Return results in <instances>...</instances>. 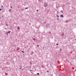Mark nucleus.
Listing matches in <instances>:
<instances>
[{
  "label": "nucleus",
  "mask_w": 76,
  "mask_h": 76,
  "mask_svg": "<svg viewBox=\"0 0 76 76\" xmlns=\"http://www.w3.org/2000/svg\"><path fill=\"white\" fill-rule=\"evenodd\" d=\"M47 3H46L45 2L44 4V6H45V7H47Z\"/></svg>",
  "instance_id": "f257e3e1"
},
{
  "label": "nucleus",
  "mask_w": 76,
  "mask_h": 76,
  "mask_svg": "<svg viewBox=\"0 0 76 76\" xmlns=\"http://www.w3.org/2000/svg\"><path fill=\"white\" fill-rule=\"evenodd\" d=\"M22 66H20L19 67V69H20V70H21V69H22Z\"/></svg>",
  "instance_id": "f03ea898"
},
{
  "label": "nucleus",
  "mask_w": 76,
  "mask_h": 76,
  "mask_svg": "<svg viewBox=\"0 0 76 76\" xmlns=\"http://www.w3.org/2000/svg\"><path fill=\"white\" fill-rule=\"evenodd\" d=\"M5 75L6 76H7L8 75V73H7V72H5Z\"/></svg>",
  "instance_id": "7ed1b4c3"
},
{
  "label": "nucleus",
  "mask_w": 76,
  "mask_h": 76,
  "mask_svg": "<svg viewBox=\"0 0 76 76\" xmlns=\"http://www.w3.org/2000/svg\"><path fill=\"white\" fill-rule=\"evenodd\" d=\"M30 71H31L30 72L31 73H32V72H33V70H30Z\"/></svg>",
  "instance_id": "20e7f679"
},
{
  "label": "nucleus",
  "mask_w": 76,
  "mask_h": 76,
  "mask_svg": "<svg viewBox=\"0 0 76 76\" xmlns=\"http://www.w3.org/2000/svg\"><path fill=\"white\" fill-rule=\"evenodd\" d=\"M18 30H19V29H20V27H19L18 26Z\"/></svg>",
  "instance_id": "39448f33"
},
{
  "label": "nucleus",
  "mask_w": 76,
  "mask_h": 76,
  "mask_svg": "<svg viewBox=\"0 0 76 76\" xmlns=\"http://www.w3.org/2000/svg\"><path fill=\"white\" fill-rule=\"evenodd\" d=\"M6 64H7V65L9 66V62H7Z\"/></svg>",
  "instance_id": "423d86ee"
},
{
  "label": "nucleus",
  "mask_w": 76,
  "mask_h": 76,
  "mask_svg": "<svg viewBox=\"0 0 76 76\" xmlns=\"http://www.w3.org/2000/svg\"><path fill=\"white\" fill-rule=\"evenodd\" d=\"M10 32H11V31H8L7 32V33H9V34L10 33Z\"/></svg>",
  "instance_id": "0eeeda50"
},
{
  "label": "nucleus",
  "mask_w": 76,
  "mask_h": 76,
  "mask_svg": "<svg viewBox=\"0 0 76 76\" xmlns=\"http://www.w3.org/2000/svg\"><path fill=\"white\" fill-rule=\"evenodd\" d=\"M33 40H34V41H36V39L34 38L33 39Z\"/></svg>",
  "instance_id": "6e6552de"
},
{
  "label": "nucleus",
  "mask_w": 76,
  "mask_h": 76,
  "mask_svg": "<svg viewBox=\"0 0 76 76\" xmlns=\"http://www.w3.org/2000/svg\"><path fill=\"white\" fill-rule=\"evenodd\" d=\"M61 17H62V18H64V17L63 16V15H61Z\"/></svg>",
  "instance_id": "1a4fd4ad"
},
{
  "label": "nucleus",
  "mask_w": 76,
  "mask_h": 76,
  "mask_svg": "<svg viewBox=\"0 0 76 76\" xmlns=\"http://www.w3.org/2000/svg\"><path fill=\"white\" fill-rule=\"evenodd\" d=\"M19 49H20L19 48H17V50H19Z\"/></svg>",
  "instance_id": "9d476101"
},
{
  "label": "nucleus",
  "mask_w": 76,
  "mask_h": 76,
  "mask_svg": "<svg viewBox=\"0 0 76 76\" xmlns=\"http://www.w3.org/2000/svg\"><path fill=\"white\" fill-rule=\"evenodd\" d=\"M6 26H9V24H6Z\"/></svg>",
  "instance_id": "9b49d317"
},
{
  "label": "nucleus",
  "mask_w": 76,
  "mask_h": 76,
  "mask_svg": "<svg viewBox=\"0 0 76 76\" xmlns=\"http://www.w3.org/2000/svg\"><path fill=\"white\" fill-rule=\"evenodd\" d=\"M37 75H39V73H37Z\"/></svg>",
  "instance_id": "f8f14e48"
},
{
  "label": "nucleus",
  "mask_w": 76,
  "mask_h": 76,
  "mask_svg": "<svg viewBox=\"0 0 76 76\" xmlns=\"http://www.w3.org/2000/svg\"><path fill=\"white\" fill-rule=\"evenodd\" d=\"M28 7H25V9H28Z\"/></svg>",
  "instance_id": "ddd939ff"
},
{
  "label": "nucleus",
  "mask_w": 76,
  "mask_h": 76,
  "mask_svg": "<svg viewBox=\"0 0 76 76\" xmlns=\"http://www.w3.org/2000/svg\"><path fill=\"white\" fill-rule=\"evenodd\" d=\"M64 34H61V35H62V36H64Z\"/></svg>",
  "instance_id": "4468645a"
},
{
  "label": "nucleus",
  "mask_w": 76,
  "mask_h": 76,
  "mask_svg": "<svg viewBox=\"0 0 76 76\" xmlns=\"http://www.w3.org/2000/svg\"><path fill=\"white\" fill-rule=\"evenodd\" d=\"M56 15L57 17H58V18H59V16H58V15Z\"/></svg>",
  "instance_id": "2eb2a0df"
},
{
  "label": "nucleus",
  "mask_w": 76,
  "mask_h": 76,
  "mask_svg": "<svg viewBox=\"0 0 76 76\" xmlns=\"http://www.w3.org/2000/svg\"><path fill=\"white\" fill-rule=\"evenodd\" d=\"M22 53H25V52H24V51H23V50L22 51Z\"/></svg>",
  "instance_id": "dca6fc26"
},
{
  "label": "nucleus",
  "mask_w": 76,
  "mask_h": 76,
  "mask_svg": "<svg viewBox=\"0 0 76 76\" xmlns=\"http://www.w3.org/2000/svg\"><path fill=\"white\" fill-rule=\"evenodd\" d=\"M3 7V6L2 5H1V7Z\"/></svg>",
  "instance_id": "f3484780"
},
{
  "label": "nucleus",
  "mask_w": 76,
  "mask_h": 76,
  "mask_svg": "<svg viewBox=\"0 0 76 76\" xmlns=\"http://www.w3.org/2000/svg\"><path fill=\"white\" fill-rule=\"evenodd\" d=\"M32 64V62H30V64Z\"/></svg>",
  "instance_id": "a211bd4d"
},
{
  "label": "nucleus",
  "mask_w": 76,
  "mask_h": 76,
  "mask_svg": "<svg viewBox=\"0 0 76 76\" xmlns=\"http://www.w3.org/2000/svg\"><path fill=\"white\" fill-rule=\"evenodd\" d=\"M49 34H51V31H49Z\"/></svg>",
  "instance_id": "6ab92c4d"
},
{
  "label": "nucleus",
  "mask_w": 76,
  "mask_h": 76,
  "mask_svg": "<svg viewBox=\"0 0 76 76\" xmlns=\"http://www.w3.org/2000/svg\"><path fill=\"white\" fill-rule=\"evenodd\" d=\"M10 11H11V10L10 9V10H9V12H10Z\"/></svg>",
  "instance_id": "aec40b11"
},
{
  "label": "nucleus",
  "mask_w": 76,
  "mask_h": 76,
  "mask_svg": "<svg viewBox=\"0 0 76 76\" xmlns=\"http://www.w3.org/2000/svg\"><path fill=\"white\" fill-rule=\"evenodd\" d=\"M47 72L48 73H49V71H47Z\"/></svg>",
  "instance_id": "412c9836"
},
{
  "label": "nucleus",
  "mask_w": 76,
  "mask_h": 76,
  "mask_svg": "<svg viewBox=\"0 0 76 76\" xmlns=\"http://www.w3.org/2000/svg\"><path fill=\"white\" fill-rule=\"evenodd\" d=\"M1 9L2 8L0 9V11H1Z\"/></svg>",
  "instance_id": "4be33fe9"
},
{
  "label": "nucleus",
  "mask_w": 76,
  "mask_h": 76,
  "mask_svg": "<svg viewBox=\"0 0 76 76\" xmlns=\"http://www.w3.org/2000/svg\"><path fill=\"white\" fill-rule=\"evenodd\" d=\"M37 47H39V45H37Z\"/></svg>",
  "instance_id": "5701e85b"
},
{
  "label": "nucleus",
  "mask_w": 76,
  "mask_h": 76,
  "mask_svg": "<svg viewBox=\"0 0 76 76\" xmlns=\"http://www.w3.org/2000/svg\"><path fill=\"white\" fill-rule=\"evenodd\" d=\"M47 25H48H48H49V24L48 23V24H47Z\"/></svg>",
  "instance_id": "b1692460"
},
{
  "label": "nucleus",
  "mask_w": 76,
  "mask_h": 76,
  "mask_svg": "<svg viewBox=\"0 0 76 76\" xmlns=\"http://www.w3.org/2000/svg\"><path fill=\"white\" fill-rule=\"evenodd\" d=\"M56 45H58V44H56Z\"/></svg>",
  "instance_id": "393cba45"
},
{
  "label": "nucleus",
  "mask_w": 76,
  "mask_h": 76,
  "mask_svg": "<svg viewBox=\"0 0 76 76\" xmlns=\"http://www.w3.org/2000/svg\"><path fill=\"white\" fill-rule=\"evenodd\" d=\"M61 12H62V13H63V11H61Z\"/></svg>",
  "instance_id": "a878e982"
},
{
  "label": "nucleus",
  "mask_w": 76,
  "mask_h": 76,
  "mask_svg": "<svg viewBox=\"0 0 76 76\" xmlns=\"http://www.w3.org/2000/svg\"><path fill=\"white\" fill-rule=\"evenodd\" d=\"M6 34H7V35H8V33L7 32V33Z\"/></svg>",
  "instance_id": "bb28decb"
},
{
  "label": "nucleus",
  "mask_w": 76,
  "mask_h": 76,
  "mask_svg": "<svg viewBox=\"0 0 76 76\" xmlns=\"http://www.w3.org/2000/svg\"><path fill=\"white\" fill-rule=\"evenodd\" d=\"M58 18H57V20H58Z\"/></svg>",
  "instance_id": "cd10ccee"
},
{
  "label": "nucleus",
  "mask_w": 76,
  "mask_h": 76,
  "mask_svg": "<svg viewBox=\"0 0 76 76\" xmlns=\"http://www.w3.org/2000/svg\"><path fill=\"white\" fill-rule=\"evenodd\" d=\"M37 12H38V10H37Z\"/></svg>",
  "instance_id": "c85d7f7f"
},
{
  "label": "nucleus",
  "mask_w": 76,
  "mask_h": 76,
  "mask_svg": "<svg viewBox=\"0 0 76 76\" xmlns=\"http://www.w3.org/2000/svg\"><path fill=\"white\" fill-rule=\"evenodd\" d=\"M47 26H46V27H47Z\"/></svg>",
  "instance_id": "c756f323"
},
{
  "label": "nucleus",
  "mask_w": 76,
  "mask_h": 76,
  "mask_svg": "<svg viewBox=\"0 0 76 76\" xmlns=\"http://www.w3.org/2000/svg\"><path fill=\"white\" fill-rule=\"evenodd\" d=\"M11 8H12V7H11Z\"/></svg>",
  "instance_id": "7c9ffc66"
},
{
  "label": "nucleus",
  "mask_w": 76,
  "mask_h": 76,
  "mask_svg": "<svg viewBox=\"0 0 76 76\" xmlns=\"http://www.w3.org/2000/svg\"><path fill=\"white\" fill-rule=\"evenodd\" d=\"M2 18H3V16H2Z\"/></svg>",
  "instance_id": "2f4dec72"
},
{
  "label": "nucleus",
  "mask_w": 76,
  "mask_h": 76,
  "mask_svg": "<svg viewBox=\"0 0 76 76\" xmlns=\"http://www.w3.org/2000/svg\"><path fill=\"white\" fill-rule=\"evenodd\" d=\"M22 70H23V69H22Z\"/></svg>",
  "instance_id": "473e14b6"
},
{
  "label": "nucleus",
  "mask_w": 76,
  "mask_h": 76,
  "mask_svg": "<svg viewBox=\"0 0 76 76\" xmlns=\"http://www.w3.org/2000/svg\"><path fill=\"white\" fill-rule=\"evenodd\" d=\"M32 73V74H34V73L33 72Z\"/></svg>",
  "instance_id": "72a5a7b5"
},
{
  "label": "nucleus",
  "mask_w": 76,
  "mask_h": 76,
  "mask_svg": "<svg viewBox=\"0 0 76 76\" xmlns=\"http://www.w3.org/2000/svg\"><path fill=\"white\" fill-rule=\"evenodd\" d=\"M4 29H6V28H5Z\"/></svg>",
  "instance_id": "f704fd0d"
},
{
  "label": "nucleus",
  "mask_w": 76,
  "mask_h": 76,
  "mask_svg": "<svg viewBox=\"0 0 76 76\" xmlns=\"http://www.w3.org/2000/svg\"><path fill=\"white\" fill-rule=\"evenodd\" d=\"M39 34H40V32L39 33Z\"/></svg>",
  "instance_id": "c9c22d12"
},
{
  "label": "nucleus",
  "mask_w": 76,
  "mask_h": 76,
  "mask_svg": "<svg viewBox=\"0 0 76 76\" xmlns=\"http://www.w3.org/2000/svg\"><path fill=\"white\" fill-rule=\"evenodd\" d=\"M42 66V67H43V66Z\"/></svg>",
  "instance_id": "e433bc0d"
},
{
  "label": "nucleus",
  "mask_w": 76,
  "mask_h": 76,
  "mask_svg": "<svg viewBox=\"0 0 76 76\" xmlns=\"http://www.w3.org/2000/svg\"><path fill=\"white\" fill-rule=\"evenodd\" d=\"M30 25H31V23H30Z\"/></svg>",
  "instance_id": "4c0bfd02"
},
{
  "label": "nucleus",
  "mask_w": 76,
  "mask_h": 76,
  "mask_svg": "<svg viewBox=\"0 0 76 76\" xmlns=\"http://www.w3.org/2000/svg\"><path fill=\"white\" fill-rule=\"evenodd\" d=\"M26 76H28V75H26Z\"/></svg>",
  "instance_id": "58836bf2"
}]
</instances>
